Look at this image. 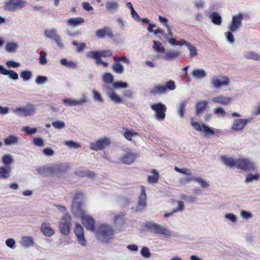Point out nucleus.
Instances as JSON below:
<instances>
[{"label":"nucleus","mask_w":260,"mask_h":260,"mask_svg":"<svg viewBox=\"0 0 260 260\" xmlns=\"http://www.w3.org/2000/svg\"><path fill=\"white\" fill-rule=\"evenodd\" d=\"M210 18L212 22L216 25H220L221 23V17L220 15L216 12H213Z\"/></svg>","instance_id":"33"},{"label":"nucleus","mask_w":260,"mask_h":260,"mask_svg":"<svg viewBox=\"0 0 260 260\" xmlns=\"http://www.w3.org/2000/svg\"><path fill=\"white\" fill-rule=\"evenodd\" d=\"M127 84L126 82L116 81L115 82V88H126L127 87Z\"/></svg>","instance_id":"61"},{"label":"nucleus","mask_w":260,"mask_h":260,"mask_svg":"<svg viewBox=\"0 0 260 260\" xmlns=\"http://www.w3.org/2000/svg\"><path fill=\"white\" fill-rule=\"evenodd\" d=\"M87 56L88 57H90L95 59L96 63L97 64H102L105 67L108 66V63L102 61L101 58H100V56L99 55L98 53H96L95 51H91L89 52L87 54Z\"/></svg>","instance_id":"27"},{"label":"nucleus","mask_w":260,"mask_h":260,"mask_svg":"<svg viewBox=\"0 0 260 260\" xmlns=\"http://www.w3.org/2000/svg\"><path fill=\"white\" fill-rule=\"evenodd\" d=\"M96 53H98L100 56V58H101V57H109L111 56L112 55V52L111 51L109 50H103L101 51H95Z\"/></svg>","instance_id":"51"},{"label":"nucleus","mask_w":260,"mask_h":260,"mask_svg":"<svg viewBox=\"0 0 260 260\" xmlns=\"http://www.w3.org/2000/svg\"><path fill=\"white\" fill-rule=\"evenodd\" d=\"M74 233L77 238L79 243L82 246H85L86 241L85 239L84 230L80 224L76 223L75 224Z\"/></svg>","instance_id":"15"},{"label":"nucleus","mask_w":260,"mask_h":260,"mask_svg":"<svg viewBox=\"0 0 260 260\" xmlns=\"http://www.w3.org/2000/svg\"><path fill=\"white\" fill-rule=\"evenodd\" d=\"M149 92L152 95H156L157 94L165 93L167 92L166 87H165V86L157 85L151 89Z\"/></svg>","instance_id":"29"},{"label":"nucleus","mask_w":260,"mask_h":260,"mask_svg":"<svg viewBox=\"0 0 260 260\" xmlns=\"http://www.w3.org/2000/svg\"><path fill=\"white\" fill-rule=\"evenodd\" d=\"M2 162L6 165L5 167H11L13 162V158L8 154H5L2 157Z\"/></svg>","instance_id":"41"},{"label":"nucleus","mask_w":260,"mask_h":260,"mask_svg":"<svg viewBox=\"0 0 260 260\" xmlns=\"http://www.w3.org/2000/svg\"><path fill=\"white\" fill-rule=\"evenodd\" d=\"M192 76L198 79L203 78L206 76V74L204 70L202 69H196L192 72Z\"/></svg>","instance_id":"38"},{"label":"nucleus","mask_w":260,"mask_h":260,"mask_svg":"<svg viewBox=\"0 0 260 260\" xmlns=\"http://www.w3.org/2000/svg\"><path fill=\"white\" fill-rule=\"evenodd\" d=\"M87 102L85 97L80 100H72L71 99H65L63 100V103L66 106H76L82 105Z\"/></svg>","instance_id":"18"},{"label":"nucleus","mask_w":260,"mask_h":260,"mask_svg":"<svg viewBox=\"0 0 260 260\" xmlns=\"http://www.w3.org/2000/svg\"><path fill=\"white\" fill-rule=\"evenodd\" d=\"M242 19L243 15L241 13L233 16L229 26V30L232 32L236 31L241 25Z\"/></svg>","instance_id":"17"},{"label":"nucleus","mask_w":260,"mask_h":260,"mask_svg":"<svg viewBox=\"0 0 260 260\" xmlns=\"http://www.w3.org/2000/svg\"><path fill=\"white\" fill-rule=\"evenodd\" d=\"M6 64L9 68H17L20 66V63L15 62L13 60L7 61Z\"/></svg>","instance_id":"63"},{"label":"nucleus","mask_w":260,"mask_h":260,"mask_svg":"<svg viewBox=\"0 0 260 260\" xmlns=\"http://www.w3.org/2000/svg\"><path fill=\"white\" fill-rule=\"evenodd\" d=\"M113 235L112 227L108 224H102L100 225L96 232L98 238L103 242H107V240L111 238Z\"/></svg>","instance_id":"5"},{"label":"nucleus","mask_w":260,"mask_h":260,"mask_svg":"<svg viewBox=\"0 0 260 260\" xmlns=\"http://www.w3.org/2000/svg\"><path fill=\"white\" fill-rule=\"evenodd\" d=\"M187 47L188 50H189V58H192V57L196 56L198 54L197 49L190 43H189V44H187Z\"/></svg>","instance_id":"42"},{"label":"nucleus","mask_w":260,"mask_h":260,"mask_svg":"<svg viewBox=\"0 0 260 260\" xmlns=\"http://www.w3.org/2000/svg\"><path fill=\"white\" fill-rule=\"evenodd\" d=\"M40 231L44 235L48 237H51L55 233L49 223H43L41 226Z\"/></svg>","instance_id":"25"},{"label":"nucleus","mask_w":260,"mask_h":260,"mask_svg":"<svg viewBox=\"0 0 260 260\" xmlns=\"http://www.w3.org/2000/svg\"><path fill=\"white\" fill-rule=\"evenodd\" d=\"M124 137L128 141L132 140L133 137L138 135V133L135 132L133 129H125V131L123 134Z\"/></svg>","instance_id":"31"},{"label":"nucleus","mask_w":260,"mask_h":260,"mask_svg":"<svg viewBox=\"0 0 260 260\" xmlns=\"http://www.w3.org/2000/svg\"><path fill=\"white\" fill-rule=\"evenodd\" d=\"M211 83L215 88H219L222 86L229 85L230 84V79L226 77L220 76L218 77L212 78Z\"/></svg>","instance_id":"14"},{"label":"nucleus","mask_w":260,"mask_h":260,"mask_svg":"<svg viewBox=\"0 0 260 260\" xmlns=\"http://www.w3.org/2000/svg\"><path fill=\"white\" fill-rule=\"evenodd\" d=\"M20 77L24 81L29 80L31 77V73L29 71H22L20 74Z\"/></svg>","instance_id":"48"},{"label":"nucleus","mask_w":260,"mask_h":260,"mask_svg":"<svg viewBox=\"0 0 260 260\" xmlns=\"http://www.w3.org/2000/svg\"><path fill=\"white\" fill-rule=\"evenodd\" d=\"M46 56V54L44 51H41L40 52L39 63L41 64L44 65L47 63V60Z\"/></svg>","instance_id":"47"},{"label":"nucleus","mask_w":260,"mask_h":260,"mask_svg":"<svg viewBox=\"0 0 260 260\" xmlns=\"http://www.w3.org/2000/svg\"><path fill=\"white\" fill-rule=\"evenodd\" d=\"M110 144V140L109 138L105 137L98 140L95 142L90 144V148L93 150H100L104 149Z\"/></svg>","instance_id":"12"},{"label":"nucleus","mask_w":260,"mask_h":260,"mask_svg":"<svg viewBox=\"0 0 260 260\" xmlns=\"http://www.w3.org/2000/svg\"><path fill=\"white\" fill-rule=\"evenodd\" d=\"M95 34L96 36L99 38H103L106 36L110 38L113 37L112 30L108 27H105L103 29H97Z\"/></svg>","instance_id":"19"},{"label":"nucleus","mask_w":260,"mask_h":260,"mask_svg":"<svg viewBox=\"0 0 260 260\" xmlns=\"http://www.w3.org/2000/svg\"><path fill=\"white\" fill-rule=\"evenodd\" d=\"M174 170L177 172L182 173L183 174L187 175L188 176H192L191 171L188 169H186V168L180 169L177 167H175L174 168Z\"/></svg>","instance_id":"44"},{"label":"nucleus","mask_w":260,"mask_h":260,"mask_svg":"<svg viewBox=\"0 0 260 260\" xmlns=\"http://www.w3.org/2000/svg\"><path fill=\"white\" fill-rule=\"evenodd\" d=\"M232 101L230 97L225 96L223 95H220L212 99V101L216 104H220L223 105H228Z\"/></svg>","instance_id":"22"},{"label":"nucleus","mask_w":260,"mask_h":260,"mask_svg":"<svg viewBox=\"0 0 260 260\" xmlns=\"http://www.w3.org/2000/svg\"><path fill=\"white\" fill-rule=\"evenodd\" d=\"M47 81V78L45 76H38L36 79V82L38 84H42L46 82Z\"/></svg>","instance_id":"58"},{"label":"nucleus","mask_w":260,"mask_h":260,"mask_svg":"<svg viewBox=\"0 0 260 260\" xmlns=\"http://www.w3.org/2000/svg\"><path fill=\"white\" fill-rule=\"evenodd\" d=\"M18 142L17 138L13 135H10L4 140V143L6 145H10L17 144Z\"/></svg>","instance_id":"36"},{"label":"nucleus","mask_w":260,"mask_h":260,"mask_svg":"<svg viewBox=\"0 0 260 260\" xmlns=\"http://www.w3.org/2000/svg\"><path fill=\"white\" fill-rule=\"evenodd\" d=\"M52 124L54 128L57 129H61L65 126L64 122L59 120L53 122Z\"/></svg>","instance_id":"55"},{"label":"nucleus","mask_w":260,"mask_h":260,"mask_svg":"<svg viewBox=\"0 0 260 260\" xmlns=\"http://www.w3.org/2000/svg\"><path fill=\"white\" fill-rule=\"evenodd\" d=\"M208 102L206 101H200L198 102L195 106L196 114L199 115L203 113L207 108Z\"/></svg>","instance_id":"23"},{"label":"nucleus","mask_w":260,"mask_h":260,"mask_svg":"<svg viewBox=\"0 0 260 260\" xmlns=\"http://www.w3.org/2000/svg\"><path fill=\"white\" fill-rule=\"evenodd\" d=\"M181 52L179 51L169 50L161 56V58L167 60H170L178 58Z\"/></svg>","instance_id":"26"},{"label":"nucleus","mask_w":260,"mask_h":260,"mask_svg":"<svg viewBox=\"0 0 260 260\" xmlns=\"http://www.w3.org/2000/svg\"><path fill=\"white\" fill-rule=\"evenodd\" d=\"M147 231L157 235H162L168 238L172 236V232L168 229L154 222H147L144 225Z\"/></svg>","instance_id":"3"},{"label":"nucleus","mask_w":260,"mask_h":260,"mask_svg":"<svg viewBox=\"0 0 260 260\" xmlns=\"http://www.w3.org/2000/svg\"><path fill=\"white\" fill-rule=\"evenodd\" d=\"M153 49L159 53H165V49L164 46H162L161 43L156 41H153Z\"/></svg>","instance_id":"37"},{"label":"nucleus","mask_w":260,"mask_h":260,"mask_svg":"<svg viewBox=\"0 0 260 260\" xmlns=\"http://www.w3.org/2000/svg\"><path fill=\"white\" fill-rule=\"evenodd\" d=\"M55 171L54 169L52 168H44V169H40V173L41 174H43V175H46V173H50V174H52L53 173H54Z\"/></svg>","instance_id":"62"},{"label":"nucleus","mask_w":260,"mask_h":260,"mask_svg":"<svg viewBox=\"0 0 260 260\" xmlns=\"http://www.w3.org/2000/svg\"><path fill=\"white\" fill-rule=\"evenodd\" d=\"M33 142L34 144L37 146L42 147L44 145L43 140L40 138H35Z\"/></svg>","instance_id":"64"},{"label":"nucleus","mask_w":260,"mask_h":260,"mask_svg":"<svg viewBox=\"0 0 260 260\" xmlns=\"http://www.w3.org/2000/svg\"><path fill=\"white\" fill-rule=\"evenodd\" d=\"M222 162L231 168L236 167L243 171H254L255 169L254 164L247 158H234L223 155L220 157Z\"/></svg>","instance_id":"1"},{"label":"nucleus","mask_w":260,"mask_h":260,"mask_svg":"<svg viewBox=\"0 0 260 260\" xmlns=\"http://www.w3.org/2000/svg\"><path fill=\"white\" fill-rule=\"evenodd\" d=\"M104 88L107 95L114 101V79L112 75L109 73H105L103 76Z\"/></svg>","instance_id":"4"},{"label":"nucleus","mask_w":260,"mask_h":260,"mask_svg":"<svg viewBox=\"0 0 260 260\" xmlns=\"http://www.w3.org/2000/svg\"><path fill=\"white\" fill-rule=\"evenodd\" d=\"M124 214L115 215V225L120 226L125 223V218L124 217Z\"/></svg>","instance_id":"32"},{"label":"nucleus","mask_w":260,"mask_h":260,"mask_svg":"<svg viewBox=\"0 0 260 260\" xmlns=\"http://www.w3.org/2000/svg\"><path fill=\"white\" fill-rule=\"evenodd\" d=\"M141 255L145 258H149L151 256V254L148 248L144 247L141 250Z\"/></svg>","instance_id":"57"},{"label":"nucleus","mask_w":260,"mask_h":260,"mask_svg":"<svg viewBox=\"0 0 260 260\" xmlns=\"http://www.w3.org/2000/svg\"><path fill=\"white\" fill-rule=\"evenodd\" d=\"M120 61H121L127 64L129 63V60L126 57V56H122L120 57L118 56H115V61L119 62Z\"/></svg>","instance_id":"59"},{"label":"nucleus","mask_w":260,"mask_h":260,"mask_svg":"<svg viewBox=\"0 0 260 260\" xmlns=\"http://www.w3.org/2000/svg\"><path fill=\"white\" fill-rule=\"evenodd\" d=\"M191 124L196 130L200 132L203 131L207 135L219 136L221 134V132L219 129H216L215 131H214L204 124H202L201 126L199 122L193 121V119H191Z\"/></svg>","instance_id":"9"},{"label":"nucleus","mask_w":260,"mask_h":260,"mask_svg":"<svg viewBox=\"0 0 260 260\" xmlns=\"http://www.w3.org/2000/svg\"><path fill=\"white\" fill-rule=\"evenodd\" d=\"M259 178V175L258 173H256L254 175L252 174H249L246 176L245 179V182L247 183L252 181L253 180H257Z\"/></svg>","instance_id":"43"},{"label":"nucleus","mask_w":260,"mask_h":260,"mask_svg":"<svg viewBox=\"0 0 260 260\" xmlns=\"http://www.w3.org/2000/svg\"><path fill=\"white\" fill-rule=\"evenodd\" d=\"M73 212L76 216L81 218L82 223L87 230L94 231V220L93 218L88 215L84 214V211L81 208V205L72 207Z\"/></svg>","instance_id":"2"},{"label":"nucleus","mask_w":260,"mask_h":260,"mask_svg":"<svg viewBox=\"0 0 260 260\" xmlns=\"http://www.w3.org/2000/svg\"><path fill=\"white\" fill-rule=\"evenodd\" d=\"M75 174L76 176L80 177H87L90 178H94L95 174L92 171L84 170L83 168H80L77 170Z\"/></svg>","instance_id":"21"},{"label":"nucleus","mask_w":260,"mask_h":260,"mask_svg":"<svg viewBox=\"0 0 260 260\" xmlns=\"http://www.w3.org/2000/svg\"><path fill=\"white\" fill-rule=\"evenodd\" d=\"M12 172L11 167H0V178L7 179L10 176Z\"/></svg>","instance_id":"28"},{"label":"nucleus","mask_w":260,"mask_h":260,"mask_svg":"<svg viewBox=\"0 0 260 260\" xmlns=\"http://www.w3.org/2000/svg\"><path fill=\"white\" fill-rule=\"evenodd\" d=\"M138 154L132 151H129L124 154L120 158L119 161L124 164L131 165L135 161Z\"/></svg>","instance_id":"16"},{"label":"nucleus","mask_w":260,"mask_h":260,"mask_svg":"<svg viewBox=\"0 0 260 260\" xmlns=\"http://www.w3.org/2000/svg\"><path fill=\"white\" fill-rule=\"evenodd\" d=\"M45 36L48 38L53 40L58 47L62 48L63 46L61 42V38L59 35L57 34L55 29H46L44 31Z\"/></svg>","instance_id":"13"},{"label":"nucleus","mask_w":260,"mask_h":260,"mask_svg":"<svg viewBox=\"0 0 260 260\" xmlns=\"http://www.w3.org/2000/svg\"><path fill=\"white\" fill-rule=\"evenodd\" d=\"M0 72L4 75H8L9 77L13 80H17L18 79V74L14 70H8L5 69L2 65H0Z\"/></svg>","instance_id":"24"},{"label":"nucleus","mask_w":260,"mask_h":260,"mask_svg":"<svg viewBox=\"0 0 260 260\" xmlns=\"http://www.w3.org/2000/svg\"><path fill=\"white\" fill-rule=\"evenodd\" d=\"M194 177L193 176H189L185 178H181L179 180V183L181 185H185L191 181H193Z\"/></svg>","instance_id":"45"},{"label":"nucleus","mask_w":260,"mask_h":260,"mask_svg":"<svg viewBox=\"0 0 260 260\" xmlns=\"http://www.w3.org/2000/svg\"><path fill=\"white\" fill-rule=\"evenodd\" d=\"M150 172L153 174L152 176L149 175L148 176V182L150 184L157 183L159 175L158 172L155 169H152Z\"/></svg>","instance_id":"30"},{"label":"nucleus","mask_w":260,"mask_h":260,"mask_svg":"<svg viewBox=\"0 0 260 260\" xmlns=\"http://www.w3.org/2000/svg\"><path fill=\"white\" fill-rule=\"evenodd\" d=\"M64 144L71 148H78L81 147L79 143H76L72 140L66 141Z\"/></svg>","instance_id":"49"},{"label":"nucleus","mask_w":260,"mask_h":260,"mask_svg":"<svg viewBox=\"0 0 260 260\" xmlns=\"http://www.w3.org/2000/svg\"><path fill=\"white\" fill-rule=\"evenodd\" d=\"M60 63L63 66L69 68L74 69L76 67L75 62L72 61H68L66 58H62L60 60Z\"/></svg>","instance_id":"39"},{"label":"nucleus","mask_w":260,"mask_h":260,"mask_svg":"<svg viewBox=\"0 0 260 260\" xmlns=\"http://www.w3.org/2000/svg\"><path fill=\"white\" fill-rule=\"evenodd\" d=\"M186 104V101H184L180 103L178 112L181 117H183L184 116Z\"/></svg>","instance_id":"50"},{"label":"nucleus","mask_w":260,"mask_h":260,"mask_svg":"<svg viewBox=\"0 0 260 260\" xmlns=\"http://www.w3.org/2000/svg\"><path fill=\"white\" fill-rule=\"evenodd\" d=\"M248 121L249 120L245 119H235L232 125V129L235 131H241L245 127Z\"/></svg>","instance_id":"20"},{"label":"nucleus","mask_w":260,"mask_h":260,"mask_svg":"<svg viewBox=\"0 0 260 260\" xmlns=\"http://www.w3.org/2000/svg\"><path fill=\"white\" fill-rule=\"evenodd\" d=\"M115 72L117 74H121L123 72V68L120 62L115 61Z\"/></svg>","instance_id":"53"},{"label":"nucleus","mask_w":260,"mask_h":260,"mask_svg":"<svg viewBox=\"0 0 260 260\" xmlns=\"http://www.w3.org/2000/svg\"><path fill=\"white\" fill-rule=\"evenodd\" d=\"M13 111L19 116L27 117L35 114L36 106L32 104H28L24 107L16 108Z\"/></svg>","instance_id":"7"},{"label":"nucleus","mask_w":260,"mask_h":260,"mask_svg":"<svg viewBox=\"0 0 260 260\" xmlns=\"http://www.w3.org/2000/svg\"><path fill=\"white\" fill-rule=\"evenodd\" d=\"M71 226V217L69 214H65L59 222L60 232L64 236H68L70 233Z\"/></svg>","instance_id":"8"},{"label":"nucleus","mask_w":260,"mask_h":260,"mask_svg":"<svg viewBox=\"0 0 260 260\" xmlns=\"http://www.w3.org/2000/svg\"><path fill=\"white\" fill-rule=\"evenodd\" d=\"M84 22V19L81 17L71 18L68 20V23L70 25L76 26Z\"/></svg>","instance_id":"35"},{"label":"nucleus","mask_w":260,"mask_h":260,"mask_svg":"<svg viewBox=\"0 0 260 260\" xmlns=\"http://www.w3.org/2000/svg\"><path fill=\"white\" fill-rule=\"evenodd\" d=\"M26 2L24 0H6L4 5V9L10 12L20 10L26 5Z\"/></svg>","instance_id":"6"},{"label":"nucleus","mask_w":260,"mask_h":260,"mask_svg":"<svg viewBox=\"0 0 260 260\" xmlns=\"http://www.w3.org/2000/svg\"><path fill=\"white\" fill-rule=\"evenodd\" d=\"M151 109L155 112L156 119L159 121L164 120L166 117L167 107L161 103L154 104L150 106Z\"/></svg>","instance_id":"10"},{"label":"nucleus","mask_w":260,"mask_h":260,"mask_svg":"<svg viewBox=\"0 0 260 260\" xmlns=\"http://www.w3.org/2000/svg\"><path fill=\"white\" fill-rule=\"evenodd\" d=\"M72 44L74 46H76L77 47V51L79 52L82 51L83 49L85 48V44L84 43L78 44L75 41H74L72 42Z\"/></svg>","instance_id":"56"},{"label":"nucleus","mask_w":260,"mask_h":260,"mask_svg":"<svg viewBox=\"0 0 260 260\" xmlns=\"http://www.w3.org/2000/svg\"><path fill=\"white\" fill-rule=\"evenodd\" d=\"M17 48V45L15 43H9L6 45V50L9 52H12Z\"/></svg>","instance_id":"52"},{"label":"nucleus","mask_w":260,"mask_h":260,"mask_svg":"<svg viewBox=\"0 0 260 260\" xmlns=\"http://www.w3.org/2000/svg\"><path fill=\"white\" fill-rule=\"evenodd\" d=\"M165 87H166L167 91V89L169 90H173L175 89L176 88V85L174 81L170 80L166 83Z\"/></svg>","instance_id":"54"},{"label":"nucleus","mask_w":260,"mask_h":260,"mask_svg":"<svg viewBox=\"0 0 260 260\" xmlns=\"http://www.w3.org/2000/svg\"><path fill=\"white\" fill-rule=\"evenodd\" d=\"M193 181L199 183L201 186L204 188H207L209 186V184L207 182L200 177H194Z\"/></svg>","instance_id":"46"},{"label":"nucleus","mask_w":260,"mask_h":260,"mask_svg":"<svg viewBox=\"0 0 260 260\" xmlns=\"http://www.w3.org/2000/svg\"><path fill=\"white\" fill-rule=\"evenodd\" d=\"M141 190L138 197V203L136 207V211H142L147 206V195L145 187L142 185L141 186Z\"/></svg>","instance_id":"11"},{"label":"nucleus","mask_w":260,"mask_h":260,"mask_svg":"<svg viewBox=\"0 0 260 260\" xmlns=\"http://www.w3.org/2000/svg\"><path fill=\"white\" fill-rule=\"evenodd\" d=\"M244 57L248 59L260 60V55L253 51L245 52Z\"/></svg>","instance_id":"34"},{"label":"nucleus","mask_w":260,"mask_h":260,"mask_svg":"<svg viewBox=\"0 0 260 260\" xmlns=\"http://www.w3.org/2000/svg\"><path fill=\"white\" fill-rule=\"evenodd\" d=\"M22 130L28 135H31L36 133L37 131L36 128H30L29 126L23 127Z\"/></svg>","instance_id":"60"},{"label":"nucleus","mask_w":260,"mask_h":260,"mask_svg":"<svg viewBox=\"0 0 260 260\" xmlns=\"http://www.w3.org/2000/svg\"><path fill=\"white\" fill-rule=\"evenodd\" d=\"M22 244L26 247H29L34 245V240L32 237L26 236L22 237Z\"/></svg>","instance_id":"40"}]
</instances>
